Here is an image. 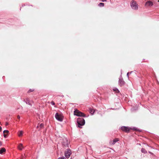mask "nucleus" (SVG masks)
<instances>
[{
	"label": "nucleus",
	"instance_id": "f257e3e1",
	"mask_svg": "<svg viewBox=\"0 0 159 159\" xmlns=\"http://www.w3.org/2000/svg\"><path fill=\"white\" fill-rule=\"evenodd\" d=\"M130 6L134 10H137L138 9V6L136 1L132 0L130 2Z\"/></svg>",
	"mask_w": 159,
	"mask_h": 159
},
{
	"label": "nucleus",
	"instance_id": "f03ea898",
	"mask_svg": "<svg viewBox=\"0 0 159 159\" xmlns=\"http://www.w3.org/2000/svg\"><path fill=\"white\" fill-rule=\"evenodd\" d=\"M74 114L78 116L85 117V115L78 110L76 109L74 111Z\"/></svg>",
	"mask_w": 159,
	"mask_h": 159
},
{
	"label": "nucleus",
	"instance_id": "7ed1b4c3",
	"mask_svg": "<svg viewBox=\"0 0 159 159\" xmlns=\"http://www.w3.org/2000/svg\"><path fill=\"white\" fill-rule=\"evenodd\" d=\"M55 117L56 119L60 121H62L63 119V116L58 113H56L55 115Z\"/></svg>",
	"mask_w": 159,
	"mask_h": 159
},
{
	"label": "nucleus",
	"instance_id": "20e7f679",
	"mask_svg": "<svg viewBox=\"0 0 159 159\" xmlns=\"http://www.w3.org/2000/svg\"><path fill=\"white\" fill-rule=\"evenodd\" d=\"M77 123L79 125L82 126L85 124V120L83 118H82L78 120Z\"/></svg>",
	"mask_w": 159,
	"mask_h": 159
},
{
	"label": "nucleus",
	"instance_id": "39448f33",
	"mask_svg": "<svg viewBox=\"0 0 159 159\" xmlns=\"http://www.w3.org/2000/svg\"><path fill=\"white\" fill-rule=\"evenodd\" d=\"M121 129L123 131L126 132H129L130 130L131 129V128L129 127L123 126L121 127Z\"/></svg>",
	"mask_w": 159,
	"mask_h": 159
},
{
	"label": "nucleus",
	"instance_id": "423d86ee",
	"mask_svg": "<svg viewBox=\"0 0 159 159\" xmlns=\"http://www.w3.org/2000/svg\"><path fill=\"white\" fill-rule=\"evenodd\" d=\"M25 101V102L26 104H28L30 105H32L33 103L32 101L29 98H26L24 100Z\"/></svg>",
	"mask_w": 159,
	"mask_h": 159
},
{
	"label": "nucleus",
	"instance_id": "0eeeda50",
	"mask_svg": "<svg viewBox=\"0 0 159 159\" xmlns=\"http://www.w3.org/2000/svg\"><path fill=\"white\" fill-rule=\"evenodd\" d=\"M119 140V139L118 138H115L113 140L111 141L110 142V143L111 145H113Z\"/></svg>",
	"mask_w": 159,
	"mask_h": 159
},
{
	"label": "nucleus",
	"instance_id": "6e6552de",
	"mask_svg": "<svg viewBox=\"0 0 159 159\" xmlns=\"http://www.w3.org/2000/svg\"><path fill=\"white\" fill-rule=\"evenodd\" d=\"M125 84V82L122 79H119V84L120 86H122L124 85Z\"/></svg>",
	"mask_w": 159,
	"mask_h": 159
},
{
	"label": "nucleus",
	"instance_id": "1a4fd4ad",
	"mask_svg": "<svg viewBox=\"0 0 159 159\" xmlns=\"http://www.w3.org/2000/svg\"><path fill=\"white\" fill-rule=\"evenodd\" d=\"M153 5V2L152 1H148L145 3V6L147 7H151Z\"/></svg>",
	"mask_w": 159,
	"mask_h": 159
},
{
	"label": "nucleus",
	"instance_id": "9d476101",
	"mask_svg": "<svg viewBox=\"0 0 159 159\" xmlns=\"http://www.w3.org/2000/svg\"><path fill=\"white\" fill-rule=\"evenodd\" d=\"M70 154L71 153L70 152V150H67L65 152V156L67 158H68L70 157Z\"/></svg>",
	"mask_w": 159,
	"mask_h": 159
},
{
	"label": "nucleus",
	"instance_id": "9b49d317",
	"mask_svg": "<svg viewBox=\"0 0 159 159\" xmlns=\"http://www.w3.org/2000/svg\"><path fill=\"white\" fill-rule=\"evenodd\" d=\"M62 144L65 146H68V141L66 139H64V141L62 142Z\"/></svg>",
	"mask_w": 159,
	"mask_h": 159
},
{
	"label": "nucleus",
	"instance_id": "f8f14e48",
	"mask_svg": "<svg viewBox=\"0 0 159 159\" xmlns=\"http://www.w3.org/2000/svg\"><path fill=\"white\" fill-rule=\"evenodd\" d=\"M9 133V131L8 130H4L3 132V135L5 138H6L7 137V134H7Z\"/></svg>",
	"mask_w": 159,
	"mask_h": 159
},
{
	"label": "nucleus",
	"instance_id": "ddd939ff",
	"mask_svg": "<svg viewBox=\"0 0 159 159\" xmlns=\"http://www.w3.org/2000/svg\"><path fill=\"white\" fill-rule=\"evenodd\" d=\"M6 151V150L5 148H2L1 149H0V153L1 154H2L4 152H5Z\"/></svg>",
	"mask_w": 159,
	"mask_h": 159
},
{
	"label": "nucleus",
	"instance_id": "4468645a",
	"mask_svg": "<svg viewBox=\"0 0 159 159\" xmlns=\"http://www.w3.org/2000/svg\"><path fill=\"white\" fill-rule=\"evenodd\" d=\"M18 149L20 150H22V149L23 148L22 144L21 143L20 144L18 145Z\"/></svg>",
	"mask_w": 159,
	"mask_h": 159
},
{
	"label": "nucleus",
	"instance_id": "2eb2a0df",
	"mask_svg": "<svg viewBox=\"0 0 159 159\" xmlns=\"http://www.w3.org/2000/svg\"><path fill=\"white\" fill-rule=\"evenodd\" d=\"M89 112L91 114L93 115L94 113V111L93 109L91 108H89Z\"/></svg>",
	"mask_w": 159,
	"mask_h": 159
},
{
	"label": "nucleus",
	"instance_id": "dca6fc26",
	"mask_svg": "<svg viewBox=\"0 0 159 159\" xmlns=\"http://www.w3.org/2000/svg\"><path fill=\"white\" fill-rule=\"evenodd\" d=\"M141 151L142 152L144 153H147V151L145 150V149L143 148H142Z\"/></svg>",
	"mask_w": 159,
	"mask_h": 159
},
{
	"label": "nucleus",
	"instance_id": "f3484780",
	"mask_svg": "<svg viewBox=\"0 0 159 159\" xmlns=\"http://www.w3.org/2000/svg\"><path fill=\"white\" fill-rule=\"evenodd\" d=\"M23 134V132L22 131H19V134H18V136L19 137L21 136Z\"/></svg>",
	"mask_w": 159,
	"mask_h": 159
},
{
	"label": "nucleus",
	"instance_id": "a211bd4d",
	"mask_svg": "<svg viewBox=\"0 0 159 159\" xmlns=\"http://www.w3.org/2000/svg\"><path fill=\"white\" fill-rule=\"evenodd\" d=\"M44 125L43 123H41L39 125V126L40 127V129H39V130H40L41 129L43 128V127Z\"/></svg>",
	"mask_w": 159,
	"mask_h": 159
},
{
	"label": "nucleus",
	"instance_id": "6ab92c4d",
	"mask_svg": "<svg viewBox=\"0 0 159 159\" xmlns=\"http://www.w3.org/2000/svg\"><path fill=\"white\" fill-rule=\"evenodd\" d=\"M34 91V89H30L28 91L27 93H30L31 92H33Z\"/></svg>",
	"mask_w": 159,
	"mask_h": 159
},
{
	"label": "nucleus",
	"instance_id": "aec40b11",
	"mask_svg": "<svg viewBox=\"0 0 159 159\" xmlns=\"http://www.w3.org/2000/svg\"><path fill=\"white\" fill-rule=\"evenodd\" d=\"M98 6L99 7H103L104 6V3L102 2L100 3Z\"/></svg>",
	"mask_w": 159,
	"mask_h": 159
},
{
	"label": "nucleus",
	"instance_id": "412c9836",
	"mask_svg": "<svg viewBox=\"0 0 159 159\" xmlns=\"http://www.w3.org/2000/svg\"><path fill=\"white\" fill-rule=\"evenodd\" d=\"M113 90L114 91L116 92V93L119 92V91L117 89L115 88V89H113Z\"/></svg>",
	"mask_w": 159,
	"mask_h": 159
},
{
	"label": "nucleus",
	"instance_id": "4be33fe9",
	"mask_svg": "<svg viewBox=\"0 0 159 159\" xmlns=\"http://www.w3.org/2000/svg\"><path fill=\"white\" fill-rule=\"evenodd\" d=\"M51 104L52 105H55V102L53 101H51Z\"/></svg>",
	"mask_w": 159,
	"mask_h": 159
},
{
	"label": "nucleus",
	"instance_id": "5701e85b",
	"mask_svg": "<svg viewBox=\"0 0 159 159\" xmlns=\"http://www.w3.org/2000/svg\"><path fill=\"white\" fill-rule=\"evenodd\" d=\"M17 118L18 119H20V116L19 115H18L17 116Z\"/></svg>",
	"mask_w": 159,
	"mask_h": 159
},
{
	"label": "nucleus",
	"instance_id": "b1692460",
	"mask_svg": "<svg viewBox=\"0 0 159 159\" xmlns=\"http://www.w3.org/2000/svg\"><path fill=\"white\" fill-rule=\"evenodd\" d=\"M40 128V127H39V125H38V126H37V129H39V128Z\"/></svg>",
	"mask_w": 159,
	"mask_h": 159
},
{
	"label": "nucleus",
	"instance_id": "393cba45",
	"mask_svg": "<svg viewBox=\"0 0 159 159\" xmlns=\"http://www.w3.org/2000/svg\"><path fill=\"white\" fill-rule=\"evenodd\" d=\"M2 144V142L1 141H0V146H1Z\"/></svg>",
	"mask_w": 159,
	"mask_h": 159
},
{
	"label": "nucleus",
	"instance_id": "a878e982",
	"mask_svg": "<svg viewBox=\"0 0 159 159\" xmlns=\"http://www.w3.org/2000/svg\"><path fill=\"white\" fill-rule=\"evenodd\" d=\"M58 159H64V157H62L61 158H59Z\"/></svg>",
	"mask_w": 159,
	"mask_h": 159
},
{
	"label": "nucleus",
	"instance_id": "bb28decb",
	"mask_svg": "<svg viewBox=\"0 0 159 159\" xmlns=\"http://www.w3.org/2000/svg\"><path fill=\"white\" fill-rule=\"evenodd\" d=\"M8 124H8V123H7V122H6V125H6V126H7V125H8Z\"/></svg>",
	"mask_w": 159,
	"mask_h": 159
},
{
	"label": "nucleus",
	"instance_id": "cd10ccee",
	"mask_svg": "<svg viewBox=\"0 0 159 159\" xmlns=\"http://www.w3.org/2000/svg\"><path fill=\"white\" fill-rule=\"evenodd\" d=\"M2 127L0 126V132L2 131Z\"/></svg>",
	"mask_w": 159,
	"mask_h": 159
},
{
	"label": "nucleus",
	"instance_id": "c85d7f7f",
	"mask_svg": "<svg viewBox=\"0 0 159 159\" xmlns=\"http://www.w3.org/2000/svg\"><path fill=\"white\" fill-rule=\"evenodd\" d=\"M102 2L106 1L107 0H101Z\"/></svg>",
	"mask_w": 159,
	"mask_h": 159
},
{
	"label": "nucleus",
	"instance_id": "c756f323",
	"mask_svg": "<svg viewBox=\"0 0 159 159\" xmlns=\"http://www.w3.org/2000/svg\"><path fill=\"white\" fill-rule=\"evenodd\" d=\"M21 159H25V157L23 156Z\"/></svg>",
	"mask_w": 159,
	"mask_h": 159
},
{
	"label": "nucleus",
	"instance_id": "7c9ffc66",
	"mask_svg": "<svg viewBox=\"0 0 159 159\" xmlns=\"http://www.w3.org/2000/svg\"><path fill=\"white\" fill-rule=\"evenodd\" d=\"M128 74H129V73H127V75H128Z\"/></svg>",
	"mask_w": 159,
	"mask_h": 159
},
{
	"label": "nucleus",
	"instance_id": "2f4dec72",
	"mask_svg": "<svg viewBox=\"0 0 159 159\" xmlns=\"http://www.w3.org/2000/svg\"><path fill=\"white\" fill-rule=\"evenodd\" d=\"M1 124V122H0V124Z\"/></svg>",
	"mask_w": 159,
	"mask_h": 159
}]
</instances>
